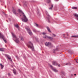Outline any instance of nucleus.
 I'll return each instance as SVG.
<instances>
[{
  "label": "nucleus",
  "instance_id": "nucleus-23",
  "mask_svg": "<svg viewBox=\"0 0 78 78\" xmlns=\"http://www.w3.org/2000/svg\"><path fill=\"white\" fill-rule=\"evenodd\" d=\"M65 36H66V34H63V36L64 38H65V39H66V38H68V37H65Z\"/></svg>",
  "mask_w": 78,
  "mask_h": 78
},
{
  "label": "nucleus",
  "instance_id": "nucleus-18",
  "mask_svg": "<svg viewBox=\"0 0 78 78\" xmlns=\"http://www.w3.org/2000/svg\"><path fill=\"white\" fill-rule=\"evenodd\" d=\"M0 66L1 67V69H2L4 67V66L2 64H0Z\"/></svg>",
  "mask_w": 78,
  "mask_h": 78
},
{
  "label": "nucleus",
  "instance_id": "nucleus-15",
  "mask_svg": "<svg viewBox=\"0 0 78 78\" xmlns=\"http://www.w3.org/2000/svg\"><path fill=\"white\" fill-rule=\"evenodd\" d=\"M33 31L34 33H38V32H39V31H38L37 30L35 29H34L33 30Z\"/></svg>",
  "mask_w": 78,
  "mask_h": 78
},
{
  "label": "nucleus",
  "instance_id": "nucleus-38",
  "mask_svg": "<svg viewBox=\"0 0 78 78\" xmlns=\"http://www.w3.org/2000/svg\"><path fill=\"white\" fill-rule=\"evenodd\" d=\"M75 76H76V74H74Z\"/></svg>",
  "mask_w": 78,
  "mask_h": 78
},
{
  "label": "nucleus",
  "instance_id": "nucleus-9",
  "mask_svg": "<svg viewBox=\"0 0 78 78\" xmlns=\"http://www.w3.org/2000/svg\"><path fill=\"white\" fill-rule=\"evenodd\" d=\"M5 56L6 58H7L10 61H11V62H12V59H11V57L9 56V55H5Z\"/></svg>",
  "mask_w": 78,
  "mask_h": 78
},
{
  "label": "nucleus",
  "instance_id": "nucleus-20",
  "mask_svg": "<svg viewBox=\"0 0 78 78\" xmlns=\"http://www.w3.org/2000/svg\"><path fill=\"white\" fill-rule=\"evenodd\" d=\"M13 72L15 74H16V69H13Z\"/></svg>",
  "mask_w": 78,
  "mask_h": 78
},
{
  "label": "nucleus",
  "instance_id": "nucleus-19",
  "mask_svg": "<svg viewBox=\"0 0 78 78\" xmlns=\"http://www.w3.org/2000/svg\"><path fill=\"white\" fill-rule=\"evenodd\" d=\"M51 7H50V8H49V9H52V8L53 7V4H52L51 5Z\"/></svg>",
  "mask_w": 78,
  "mask_h": 78
},
{
  "label": "nucleus",
  "instance_id": "nucleus-26",
  "mask_svg": "<svg viewBox=\"0 0 78 78\" xmlns=\"http://www.w3.org/2000/svg\"><path fill=\"white\" fill-rule=\"evenodd\" d=\"M20 38H21V41H23V37H20Z\"/></svg>",
  "mask_w": 78,
  "mask_h": 78
},
{
  "label": "nucleus",
  "instance_id": "nucleus-31",
  "mask_svg": "<svg viewBox=\"0 0 78 78\" xmlns=\"http://www.w3.org/2000/svg\"><path fill=\"white\" fill-rule=\"evenodd\" d=\"M48 0L47 2V3H49L51 2L50 0Z\"/></svg>",
  "mask_w": 78,
  "mask_h": 78
},
{
  "label": "nucleus",
  "instance_id": "nucleus-10",
  "mask_svg": "<svg viewBox=\"0 0 78 78\" xmlns=\"http://www.w3.org/2000/svg\"><path fill=\"white\" fill-rule=\"evenodd\" d=\"M46 13L47 14V15L48 16V17L47 18V19L48 20V22H49V23H50V19H49V17H50V15H49L48 14V12H47L46 11Z\"/></svg>",
  "mask_w": 78,
  "mask_h": 78
},
{
  "label": "nucleus",
  "instance_id": "nucleus-45",
  "mask_svg": "<svg viewBox=\"0 0 78 78\" xmlns=\"http://www.w3.org/2000/svg\"><path fill=\"white\" fill-rule=\"evenodd\" d=\"M71 0V1H73V0Z\"/></svg>",
  "mask_w": 78,
  "mask_h": 78
},
{
  "label": "nucleus",
  "instance_id": "nucleus-27",
  "mask_svg": "<svg viewBox=\"0 0 78 78\" xmlns=\"http://www.w3.org/2000/svg\"><path fill=\"white\" fill-rule=\"evenodd\" d=\"M33 38L34 39H35L36 40H37V37H33Z\"/></svg>",
  "mask_w": 78,
  "mask_h": 78
},
{
  "label": "nucleus",
  "instance_id": "nucleus-44",
  "mask_svg": "<svg viewBox=\"0 0 78 78\" xmlns=\"http://www.w3.org/2000/svg\"><path fill=\"white\" fill-rule=\"evenodd\" d=\"M78 59H76V60H77H77H78Z\"/></svg>",
  "mask_w": 78,
  "mask_h": 78
},
{
  "label": "nucleus",
  "instance_id": "nucleus-14",
  "mask_svg": "<svg viewBox=\"0 0 78 78\" xmlns=\"http://www.w3.org/2000/svg\"><path fill=\"white\" fill-rule=\"evenodd\" d=\"M71 8L73 9H78V8L76 7H72Z\"/></svg>",
  "mask_w": 78,
  "mask_h": 78
},
{
  "label": "nucleus",
  "instance_id": "nucleus-1",
  "mask_svg": "<svg viewBox=\"0 0 78 78\" xmlns=\"http://www.w3.org/2000/svg\"><path fill=\"white\" fill-rule=\"evenodd\" d=\"M18 11L19 12L20 14V16H21L22 14H23V16L22 18L21 19L23 22H27L28 21V19L26 17V16L24 14V13L22 12V11L21 10L19 9L18 10Z\"/></svg>",
  "mask_w": 78,
  "mask_h": 78
},
{
  "label": "nucleus",
  "instance_id": "nucleus-33",
  "mask_svg": "<svg viewBox=\"0 0 78 78\" xmlns=\"http://www.w3.org/2000/svg\"><path fill=\"white\" fill-rule=\"evenodd\" d=\"M45 34H46V33H44V32H43L42 33V34L43 35H45Z\"/></svg>",
  "mask_w": 78,
  "mask_h": 78
},
{
  "label": "nucleus",
  "instance_id": "nucleus-40",
  "mask_svg": "<svg viewBox=\"0 0 78 78\" xmlns=\"http://www.w3.org/2000/svg\"><path fill=\"white\" fill-rule=\"evenodd\" d=\"M19 5H20V6H21V5H20V4H19Z\"/></svg>",
  "mask_w": 78,
  "mask_h": 78
},
{
  "label": "nucleus",
  "instance_id": "nucleus-36",
  "mask_svg": "<svg viewBox=\"0 0 78 78\" xmlns=\"http://www.w3.org/2000/svg\"><path fill=\"white\" fill-rule=\"evenodd\" d=\"M76 62H77V63H78V62L77 61V60H76Z\"/></svg>",
  "mask_w": 78,
  "mask_h": 78
},
{
  "label": "nucleus",
  "instance_id": "nucleus-39",
  "mask_svg": "<svg viewBox=\"0 0 78 78\" xmlns=\"http://www.w3.org/2000/svg\"><path fill=\"white\" fill-rule=\"evenodd\" d=\"M58 0H55V1H56V2H58Z\"/></svg>",
  "mask_w": 78,
  "mask_h": 78
},
{
  "label": "nucleus",
  "instance_id": "nucleus-42",
  "mask_svg": "<svg viewBox=\"0 0 78 78\" xmlns=\"http://www.w3.org/2000/svg\"><path fill=\"white\" fill-rule=\"evenodd\" d=\"M52 42H54V41H52Z\"/></svg>",
  "mask_w": 78,
  "mask_h": 78
},
{
  "label": "nucleus",
  "instance_id": "nucleus-13",
  "mask_svg": "<svg viewBox=\"0 0 78 78\" xmlns=\"http://www.w3.org/2000/svg\"><path fill=\"white\" fill-rule=\"evenodd\" d=\"M74 15L76 17V19L78 20V15L77 14H74Z\"/></svg>",
  "mask_w": 78,
  "mask_h": 78
},
{
  "label": "nucleus",
  "instance_id": "nucleus-35",
  "mask_svg": "<svg viewBox=\"0 0 78 78\" xmlns=\"http://www.w3.org/2000/svg\"><path fill=\"white\" fill-rule=\"evenodd\" d=\"M8 76H10L11 75V74H10V73H9L8 74Z\"/></svg>",
  "mask_w": 78,
  "mask_h": 78
},
{
  "label": "nucleus",
  "instance_id": "nucleus-28",
  "mask_svg": "<svg viewBox=\"0 0 78 78\" xmlns=\"http://www.w3.org/2000/svg\"><path fill=\"white\" fill-rule=\"evenodd\" d=\"M61 73L63 75H65V73H64V72H62Z\"/></svg>",
  "mask_w": 78,
  "mask_h": 78
},
{
  "label": "nucleus",
  "instance_id": "nucleus-22",
  "mask_svg": "<svg viewBox=\"0 0 78 78\" xmlns=\"http://www.w3.org/2000/svg\"><path fill=\"white\" fill-rule=\"evenodd\" d=\"M14 26L15 27H16V28H19V25H18V24L15 25Z\"/></svg>",
  "mask_w": 78,
  "mask_h": 78
},
{
  "label": "nucleus",
  "instance_id": "nucleus-17",
  "mask_svg": "<svg viewBox=\"0 0 78 78\" xmlns=\"http://www.w3.org/2000/svg\"><path fill=\"white\" fill-rule=\"evenodd\" d=\"M47 30H48V31L49 32V33H50L51 32V31H50V28H49V27H47Z\"/></svg>",
  "mask_w": 78,
  "mask_h": 78
},
{
  "label": "nucleus",
  "instance_id": "nucleus-34",
  "mask_svg": "<svg viewBox=\"0 0 78 78\" xmlns=\"http://www.w3.org/2000/svg\"><path fill=\"white\" fill-rule=\"evenodd\" d=\"M71 76H73V74H71Z\"/></svg>",
  "mask_w": 78,
  "mask_h": 78
},
{
  "label": "nucleus",
  "instance_id": "nucleus-43",
  "mask_svg": "<svg viewBox=\"0 0 78 78\" xmlns=\"http://www.w3.org/2000/svg\"><path fill=\"white\" fill-rule=\"evenodd\" d=\"M78 59H76V60H77H77H78Z\"/></svg>",
  "mask_w": 78,
  "mask_h": 78
},
{
  "label": "nucleus",
  "instance_id": "nucleus-32",
  "mask_svg": "<svg viewBox=\"0 0 78 78\" xmlns=\"http://www.w3.org/2000/svg\"><path fill=\"white\" fill-rule=\"evenodd\" d=\"M56 49H55L53 50V53H55V51H56Z\"/></svg>",
  "mask_w": 78,
  "mask_h": 78
},
{
  "label": "nucleus",
  "instance_id": "nucleus-12",
  "mask_svg": "<svg viewBox=\"0 0 78 78\" xmlns=\"http://www.w3.org/2000/svg\"><path fill=\"white\" fill-rule=\"evenodd\" d=\"M12 11L14 14H15V15L16 14L17 12H16V10L15 9H13Z\"/></svg>",
  "mask_w": 78,
  "mask_h": 78
},
{
  "label": "nucleus",
  "instance_id": "nucleus-21",
  "mask_svg": "<svg viewBox=\"0 0 78 78\" xmlns=\"http://www.w3.org/2000/svg\"><path fill=\"white\" fill-rule=\"evenodd\" d=\"M34 25L35 26H36L37 27H38V25L36 23H34Z\"/></svg>",
  "mask_w": 78,
  "mask_h": 78
},
{
  "label": "nucleus",
  "instance_id": "nucleus-2",
  "mask_svg": "<svg viewBox=\"0 0 78 78\" xmlns=\"http://www.w3.org/2000/svg\"><path fill=\"white\" fill-rule=\"evenodd\" d=\"M27 45L29 48H30V49H31L32 51H34V47L33 45V43L31 42L30 41L29 42Z\"/></svg>",
  "mask_w": 78,
  "mask_h": 78
},
{
  "label": "nucleus",
  "instance_id": "nucleus-3",
  "mask_svg": "<svg viewBox=\"0 0 78 78\" xmlns=\"http://www.w3.org/2000/svg\"><path fill=\"white\" fill-rule=\"evenodd\" d=\"M12 34L13 36L14 41H15V42L16 43H18V42H19V39H17V37H16V35H15L14 34V33H12Z\"/></svg>",
  "mask_w": 78,
  "mask_h": 78
},
{
  "label": "nucleus",
  "instance_id": "nucleus-5",
  "mask_svg": "<svg viewBox=\"0 0 78 78\" xmlns=\"http://www.w3.org/2000/svg\"><path fill=\"white\" fill-rule=\"evenodd\" d=\"M45 45L46 46H48L50 48H51V47H53V45L51 44V43L49 42H46L45 43Z\"/></svg>",
  "mask_w": 78,
  "mask_h": 78
},
{
  "label": "nucleus",
  "instance_id": "nucleus-24",
  "mask_svg": "<svg viewBox=\"0 0 78 78\" xmlns=\"http://www.w3.org/2000/svg\"><path fill=\"white\" fill-rule=\"evenodd\" d=\"M51 36L52 37H55L56 36V35L54 34H52Z\"/></svg>",
  "mask_w": 78,
  "mask_h": 78
},
{
  "label": "nucleus",
  "instance_id": "nucleus-11",
  "mask_svg": "<svg viewBox=\"0 0 78 78\" xmlns=\"http://www.w3.org/2000/svg\"><path fill=\"white\" fill-rule=\"evenodd\" d=\"M52 64H53V65H54V66H56H56H58V67H60V65L57 63L56 62H52Z\"/></svg>",
  "mask_w": 78,
  "mask_h": 78
},
{
  "label": "nucleus",
  "instance_id": "nucleus-25",
  "mask_svg": "<svg viewBox=\"0 0 78 78\" xmlns=\"http://www.w3.org/2000/svg\"><path fill=\"white\" fill-rule=\"evenodd\" d=\"M72 37H78V36L77 35V36H72Z\"/></svg>",
  "mask_w": 78,
  "mask_h": 78
},
{
  "label": "nucleus",
  "instance_id": "nucleus-37",
  "mask_svg": "<svg viewBox=\"0 0 78 78\" xmlns=\"http://www.w3.org/2000/svg\"><path fill=\"white\" fill-rule=\"evenodd\" d=\"M67 36H69V34H68V33H67Z\"/></svg>",
  "mask_w": 78,
  "mask_h": 78
},
{
  "label": "nucleus",
  "instance_id": "nucleus-41",
  "mask_svg": "<svg viewBox=\"0 0 78 78\" xmlns=\"http://www.w3.org/2000/svg\"><path fill=\"white\" fill-rule=\"evenodd\" d=\"M24 5H25V6H27V5L25 4H24Z\"/></svg>",
  "mask_w": 78,
  "mask_h": 78
},
{
  "label": "nucleus",
  "instance_id": "nucleus-30",
  "mask_svg": "<svg viewBox=\"0 0 78 78\" xmlns=\"http://www.w3.org/2000/svg\"><path fill=\"white\" fill-rule=\"evenodd\" d=\"M37 14H39V9H38L37 11Z\"/></svg>",
  "mask_w": 78,
  "mask_h": 78
},
{
  "label": "nucleus",
  "instance_id": "nucleus-16",
  "mask_svg": "<svg viewBox=\"0 0 78 78\" xmlns=\"http://www.w3.org/2000/svg\"><path fill=\"white\" fill-rule=\"evenodd\" d=\"M4 50H5L4 48H0V51H4Z\"/></svg>",
  "mask_w": 78,
  "mask_h": 78
},
{
  "label": "nucleus",
  "instance_id": "nucleus-29",
  "mask_svg": "<svg viewBox=\"0 0 78 78\" xmlns=\"http://www.w3.org/2000/svg\"><path fill=\"white\" fill-rule=\"evenodd\" d=\"M66 65L67 66H69V65H70V63H67L66 64Z\"/></svg>",
  "mask_w": 78,
  "mask_h": 78
},
{
  "label": "nucleus",
  "instance_id": "nucleus-7",
  "mask_svg": "<svg viewBox=\"0 0 78 78\" xmlns=\"http://www.w3.org/2000/svg\"><path fill=\"white\" fill-rule=\"evenodd\" d=\"M50 66L53 71H54L55 72H58V70L55 69V68L54 67H53L52 66L50 65Z\"/></svg>",
  "mask_w": 78,
  "mask_h": 78
},
{
  "label": "nucleus",
  "instance_id": "nucleus-8",
  "mask_svg": "<svg viewBox=\"0 0 78 78\" xmlns=\"http://www.w3.org/2000/svg\"><path fill=\"white\" fill-rule=\"evenodd\" d=\"M43 37L44 38H45L46 39H47V38H48L51 41H53V38L52 37L47 36H45V37Z\"/></svg>",
  "mask_w": 78,
  "mask_h": 78
},
{
  "label": "nucleus",
  "instance_id": "nucleus-4",
  "mask_svg": "<svg viewBox=\"0 0 78 78\" xmlns=\"http://www.w3.org/2000/svg\"><path fill=\"white\" fill-rule=\"evenodd\" d=\"M25 28L27 30L30 35H31L32 34V32H31V31L30 30V27L28 26H26L25 27Z\"/></svg>",
  "mask_w": 78,
  "mask_h": 78
},
{
  "label": "nucleus",
  "instance_id": "nucleus-6",
  "mask_svg": "<svg viewBox=\"0 0 78 78\" xmlns=\"http://www.w3.org/2000/svg\"><path fill=\"white\" fill-rule=\"evenodd\" d=\"M0 39H3V41L5 42V43H6V39H5V36L3 35V34H2L0 32Z\"/></svg>",
  "mask_w": 78,
  "mask_h": 78
}]
</instances>
